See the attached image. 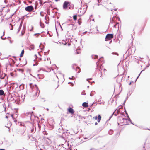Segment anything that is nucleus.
Segmentation results:
<instances>
[{"label":"nucleus","instance_id":"1","mask_svg":"<svg viewBox=\"0 0 150 150\" xmlns=\"http://www.w3.org/2000/svg\"><path fill=\"white\" fill-rule=\"evenodd\" d=\"M25 122H28V127L29 129L31 131V133H34L35 132L36 130V128L35 125L34 123L33 122H29L27 121Z\"/></svg>","mask_w":150,"mask_h":150},{"label":"nucleus","instance_id":"2","mask_svg":"<svg viewBox=\"0 0 150 150\" xmlns=\"http://www.w3.org/2000/svg\"><path fill=\"white\" fill-rule=\"evenodd\" d=\"M63 9L64 10H66L68 7L69 9H73L74 6H73L71 7L70 5V3L68 1H65L63 4Z\"/></svg>","mask_w":150,"mask_h":150},{"label":"nucleus","instance_id":"3","mask_svg":"<svg viewBox=\"0 0 150 150\" xmlns=\"http://www.w3.org/2000/svg\"><path fill=\"white\" fill-rule=\"evenodd\" d=\"M118 124H120V125H123L127 124V120L125 118L122 117H119L118 119Z\"/></svg>","mask_w":150,"mask_h":150},{"label":"nucleus","instance_id":"4","mask_svg":"<svg viewBox=\"0 0 150 150\" xmlns=\"http://www.w3.org/2000/svg\"><path fill=\"white\" fill-rule=\"evenodd\" d=\"M33 113V112H25L24 113V115H25V117H27L28 118V119H30L31 120H33V115H32Z\"/></svg>","mask_w":150,"mask_h":150},{"label":"nucleus","instance_id":"5","mask_svg":"<svg viewBox=\"0 0 150 150\" xmlns=\"http://www.w3.org/2000/svg\"><path fill=\"white\" fill-rule=\"evenodd\" d=\"M62 131L61 132L60 131H59V132L60 133H62V136L61 137L62 138V141L64 143V139L65 140L67 141V140L65 139V137L67 138L68 136L69 133L67 132H64L63 131V129L62 128Z\"/></svg>","mask_w":150,"mask_h":150},{"label":"nucleus","instance_id":"6","mask_svg":"<svg viewBox=\"0 0 150 150\" xmlns=\"http://www.w3.org/2000/svg\"><path fill=\"white\" fill-rule=\"evenodd\" d=\"M64 143L65 146L67 145L68 147H67V150H72V149L71 148V145H70L69 142L68 141L66 142V141L64 139Z\"/></svg>","mask_w":150,"mask_h":150},{"label":"nucleus","instance_id":"7","mask_svg":"<svg viewBox=\"0 0 150 150\" xmlns=\"http://www.w3.org/2000/svg\"><path fill=\"white\" fill-rule=\"evenodd\" d=\"M113 35L112 34H107L105 37V40L108 41L113 38Z\"/></svg>","mask_w":150,"mask_h":150},{"label":"nucleus","instance_id":"8","mask_svg":"<svg viewBox=\"0 0 150 150\" xmlns=\"http://www.w3.org/2000/svg\"><path fill=\"white\" fill-rule=\"evenodd\" d=\"M13 101L14 100V103H15L16 104H19L21 103L20 97H14L13 98Z\"/></svg>","mask_w":150,"mask_h":150},{"label":"nucleus","instance_id":"9","mask_svg":"<svg viewBox=\"0 0 150 150\" xmlns=\"http://www.w3.org/2000/svg\"><path fill=\"white\" fill-rule=\"evenodd\" d=\"M25 10L28 12H31L34 9V8L32 6H27L25 8Z\"/></svg>","mask_w":150,"mask_h":150},{"label":"nucleus","instance_id":"10","mask_svg":"<svg viewBox=\"0 0 150 150\" xmlns=\"http://www.w3.org/2000/svg\"><path fill=\"white\" fill-rule=\"evenodd\" d=\"M29 85L30 88L32 90L33 89H35V90H37L38 89V86L35 84L30 83L29 84Z\"/></svg>","mask_w":150,"mask_h":150},{"label":"nucleus","instance_id":"11","mask_svg":"<svg viewBox=\"0 0 150 150\" xmlns=\"http://www.w3.org/2000/svg\"><path fill=\"white\" fill-rule=\"evenodd\" d=\"M35 90L36 91L34 92V95H33V97L35 98H36L38 96L40 92V91L38 89Z\"/></svg>","mask_w":150,"mask_h":150},{"label":"nucleus","instance_id":"12","mask_svg":"<svg viewBox=\"0 0 150 150\" xmlns=\"http://www.w3.org/2000/svg\"><path fill=\"white\" fill-rule=\"evenodd\" d=\"M37 13L36 12H35L34 11H33V12L30 13L28 14L25 16L26 17H32L34 16V15L36 14Z\"/></svg>","mask_w":150,"mask_h":150},{"label":"nucleus","instance_id":"13","mask_svg":"<svg viewBox=\"0 0 150 150\" xmlns=\"http://www.w3.org/2000/svg\"><path fill=\"white\" fill-rule=\"evenodd\" d=\"M101 118V116L100 115H98V117H97V116H96L95 117H93V118L95 119L96 120L97 119H98L97 121L98 122H100Z\"/></svg>","mask_w":150,"mask_h":150},{"label":"nucleus","instance_id":"14","mask_svg":"<svg viewBox=\"0 0 150 150\" xmlns=\"http://www.w3.org/2000/svg\"><path fill=\"white\" fill-rule=\"evenodd\" d=\"M13 98L11 94H9L8 97V99H9V100H11V101H13Z\"/></svg>","mask_w":150,"mask_h":150},{"label":"nucleus","instance_id":"15","mask_svg":"<svg viewBox=\"0 0 150 150\" xmlns=\"http://www.w3.org/2000/svg\"><path fill=\"white\" fill-rule=\"evenodd\" d=\"M74 67H73V68L74 69H75L76 71L77 72V73H79L80 72V68L78 67H76V68H74Z\"/></svg>","mask_w":150,"mask_h":150},{"label":"nucleus","instance_id":"16","mask_svg":"<svg viewBox=\"0 0 150 150\" xmlns=\"http://www.w3.org/2000/svg\"><path fill=\"white\" fill-rule=\"evenodd\" d=\"M68 111L71 114H73L74 112V111L72 108L68 109Z\"/></svg>","mask_w":150,"mask_h":150},{"label":"nucleus","instance_id":"17","mask_svg":"<svg viewBox=\"0 0 150 150\" xmlns=\"http://www.w3.org/2000/svg\"><path fill=\"white\" fill-rule=\"evenodd\" d=\"M6 75L5 73H2V74H0V78L1 79H3L6 76Z\"/></svg>","mask_w":150,"mask_h":150},{"label":"nucleus","instance_id":"18","mask_svg":"<svg viewBox=\"0 0 150 150\" xmlns=\"http://www.w3.org/2000/svg\"><path fill=\"white\" fill-rule=\"evenodd\" d=\"M20 90H23L24 88V85L22 84L19 86Z\"/></svg>","mask_w":150,"mask_h":150},{"label":"nucleus","instance_id":"19","mask_svg":"<svg viewBox=\"0 0 150 150\" xmlns=\"http://www.w3.org/2000/svg\"><path fill=\"white\" fill-rule=\"evenodd\" d=\"M24 50H23L22 51H21V52L20 54V57H22L23 56V54H24Z\"/></svg>","mask_w":150,"mask_h":150},{"label":"nucleus","instance_id":"20","mask_svg":"<svg viewBox=\"0 0 150 150\" xmlns=\"http://www.w3.org/2000/svg\"><path fill=\"white\" fill-rule=\"evenodd\" d=\"M20 125L21 126H23L24 127V129H26V127L25 126V125L23 123H20Z\"/></svg>","mask_w":150,"mask_h":150},{"label":"nucleus","instance_id":"21","mask_svg":"<svg viewBox=\"0 0 150 150\" xmlns=\"http://www.w3.org/2000/svg\"><path fill=\"white\" fill-rule=\"evenodd\" d=\"M4 92L3 90H0V96H2L4 95Z\"/></svg>","mask_w":150,"mask_h":150},{"label":"nucleus","instance_id":"22","mask_svg":"<svg viewBox=\"0 0 150 150\" xmlns=\"http://www.w3.org/2000/svg\"><path fill=\"white\" fill-rule=\"evenodd\" d=\"M103 59V58H100L99 59V61L97 63H96V64L97 65V66H98L99 65V62L101 60H102Z\"/></svg>","mask_w":150,"mask_h":150},{"label":"nucleus","instance_id":"23","mask_svg":"<svg viewBox=\"0 0 150 150\" xmlns=\"http://www.w3.org/2000/svg\"><path fill=\"white\" fill-rule=\"evenodd\" d=\"M73 19L75 20L77 19V16L76 15H74L73 16Z\"/></svg>","mask_w":150,"mask_h":150},{"label":"nucleus","instance_id":"24","mask_svg":"<svg viewBox=\"0 0 150 150\" xmlns=\"http://www.w3.org/2000/svg\"><path fill=\"white\" fill-rule=\"evenodd\" d=\"M88 118H89V119L90 120H91V119H92V117L91 115L90 116H88V117H87V118H86V120H87V119H88Z\"/></svg>","mask_w":150,"mask_h":150},{"label":"nucleus","instance_id":"25","mask_svg":"<svg viewBox=\"0 0 150 150\" xmlns=\"http://www.w3.org/2000/svg\"><path fill=\"white\" fill-rule=\"evenodd\" d=\"M4 32H3V36H1V39H2V40H5V39L6 38V37H5V38H2V36H4Z\"/></svg>","mask_w":150,"mask_h":150},{"label":"nucleus","instance_id":"26","mask_svg":"<svg viewBox=\"0 0 150 150\" xmlns=\"http://www.w3.org/2000/svg\"><path fill=\"white\" fill-rule=\"evenodd\" d=\"M37 150H42V149L39 147V146H37Z\"/></svg>","mask_w":150,"mask_h":150},{"label":"nucleus","instance_id":"27","mask_svg":"<svg viewBox=\"0 0 150 150\" xmlns=\"http://www.w3.org/2000/svg\"><path fill=\"white\" fill-rule=\"evenodd\" d=\"M22 23H21L20 25H19V27L18 28L19 29H21V27H22Z\"/></svg>","mask_w":150,"mask_h":150},{"label":"nucleus","instance_id":"28","mask_svg":"<svg viewBox=\"0 0 150 150\" xmlns=\"http://www.w3.org/2000/svg\"><path fill=\"white\" fill-rule=\"evenodd\" d=\"M88 106V103H87L85 102V107H87Z\"/></svg>","mask_w":150,"mask_h":150},{"label":"nucleus","instance_id":"29","mask_svg":"<svg viewBox=\"0 0 150 150\" xmlns=\"http://www.w3.org/2000/svg\"><path fill=\"white\" fill-rule=\"evenodd\" d=\"M9 25H11V28L10 29V30H12L13 29V26L12 25V24H11V23H10L9 24Z\"/></svg>","mask_w":150,"mask_h":150},{"label":"nucleus","instance_id":"30","mask_svg":"<svg viewBox=\"0 0 150 150\" xmlns=\"http://www.w3.org/2000/svg\"><path fill=\"white\" fill-rule=\"evenodd\" d=\"M18 70L19 71H21L22 73H23V70L21 69H19Z\"/></svg>","mask_w":150,"mask_h":150},{"label":"nucleus","instance_id":"31","mask_svg":"<svg viewBox=\"0 0 150 150\" xmlns=\"http://www.w3.org/2000/svg\"><path fill=\"white\" fill-rule=\"evenodd\" d=\"M98 58V56L97 55H95V58H94L95 59H96Z\"/></svg>","mask_w":150,"mask_h":150},{"label":"nucleus","instance_id":"32","mask_svg":"<svg viewBox=\"0 0 150 150\" xmlns=\"http://www.w3.org/2000/svg\"><path fill=\"white\" fill-rule=\"evenodd\" d=\"M81 94L82 95H84V92L83 91L81 93Z\"/></svg>","mask_w":150,"mask_h":150},{"label":"nucleus","instance_id":"33","mask_svg":"<svg viewBox=\"0 0 150 150\" xmlns=\"http://www.w3.org/2000/svg\"><path fill=\"white\" fill-rule=\"evenodd\" d=\"M82 105L83 106V107H84V102L83 103Z\"/></svg>","mask_w":150,"mask_h":150},{"label":"nucleus","instance_id":"34","mask_svg":"<svg viewBox=\"0 0 150 150\" xmlns=\"http://www.w3.org/2000/svg\"><path fill=\"white\" fill-rule=\"evenodd\" d=\"M4 2L5 3H7V1L6 0H4Z\"/></svg>","mask_w":150,"mask_h":150},{"label":"nucleus","instance_id":"35","mask_svg":"<svg viewBox=\"0 0 150 150\" xmlns=\"http://www.w3.org/2000/svg\"><path fill=\"white\" fill-rule=\"evenodd\" d=\"M38 127L39 128V129H40V126H39V124H38Z\"/></svg>","mask_w":150,"mask_h":150},{"label":"nucleus","instance_id":"36","mask_svg":"<svg viewBox=\"0 0 150 150\" xmlns=\"http://www.w3.org/2000/svg\"><path fill=\"white\" fill-rule=\"evenodd\" d=\"M20 30V29H19L18 28V33L19 32Z\"/></svg>","mask_w":150,"mask_h":150},{"label":"nucleus","instance_id":"37","mask_svg":"<svg viewBox=\"0 0 150 150\" xmlns=\"http://www.w3.org/2000/svg\"><path fill=\"white\" fill-rule=\"evenodd\" d=\"M60 0H55V1H56V2H57L58 1H59Z\"/></svg>","mask_w":150,"mask_h":150},{"label":"nucleus","instance_id":"38","mask_svg":"<svg viewBox=\"0 0 150 150\" xmlns=\"http://www.w3.org/2000/svg\"><path fill=\"white\" fill-rule=\"evenodd\" d=\"M40 4H42V2H41V1H40Z\"/></svg>","mask_w":150,"mask_h":150},{"label":"nucleus","instance_id":"39","mask_svg":"<svg viewBox=\"0 0 150 150\" xmlns=\"http://www.w3.org/2000/svg\"><path fill=\"white\" fill-rule=\"evenodd\" d=\"M97 122H96L95 123V125H97Z\"/></svg>","mask_w":150,"mask_h":150},{"label":"nucleus","instance_id":"40","mask_svg":"<svg viewBox=\"0 0 150 150\" xmlns=\"http://www.w3.org/2000/svg\"><path fill=\"white\" fill-rule=\"evenodd\" d=\"M45 53V55H47V54H46V52H45V53Z\"/></svg>","mask_w":150,"mask_h":150},{"label":"nucleus","instance_id":"41","mask_svg":"<svg viewBox=\"0 0 150 150\" xmlns=\"http://www.w3.org/2000/svg\"><path fill=\"white\" fill-rule=\"evenodd\" d=\"M21 34H22V35H23V33L22 32H21Z\"/></svg>","mask_w":150,"mask_h":150},{"label":"nucleus","instance_id":"42","mask_svg":"<svg viewBox=\"0 0 150 150\" xmlns=\"http://www.w3.org/2000/svg\"><path fill=\"white\" fill-rule=\"evenodd\" d=\"M74 150H77L76 149H75Z\"/></svg>","mask_w":150,"mask_h":150},{"label":"nucleus","instance_id":"43","mask_svg":"<svg viewBox=\"0 0 150 150\" xmlns=\"http://www.w3.org/2000/svg\"><path fill=\"white\" fill-rule=\"evenodd\" d=\"M6 118H8L7 116H6Z\"/></svg>","mask_w":150,"mask_h":150},{"label":"nucleus","instance_id":"44","mask_svg":"<svg viewBox=\"0 0 150 150\" xmlns=\"http://www.w3.org/2000/svg\"><path fill=\"white\" fill-rule=\"evenodd\" d=\"M11 116L12 117V118H13V115H11Z\"/></svg>","mask_w":150,"mask_h":150},{"label":"nucleus","instance_id":"45","mask_svg":"<svg viewBox=\"0 0 150 150\" xmlns=\"http://www.w3.org/2000/svg\"><path fill=\"white\" fill-rule=\"evenodd\" d=\"M72 78L73 79V78H75V77H73V76L72 77Z\"/></svg>","mask_w":150,"mask_h":150},{"label":"nucleus","instance_id":"46","mask_svg":"<svg viewBox=\"0 0 150 150\" xmlns=\"http://www.w3.org/2000/svg\"><path fill=\"white\" fill-rule=\"evenodd\" d=\"M50 59V58H48L47 59V60H48V59Z\"/></svg>","mask_w":150,"mask_h":150},{"label":"nucleus","instance_id":"47","mask_svg":"<svg viewBox=\"0 0 150 150\" xmlns=\"http://www.w3.org/2000/svg\"><path fill=\"white\" fill-rule=\"evenodd\" d=\"M45 20H46V17H45Z\"/></svg>","mask_w":150,"mask_h":150},{"label":"nucleus","instance_id":"48","mask_svg":"<svg viewBox=\"0 0 150 150\" xmlns=\"http://www.w3.org/2000/svg\"><path fill=\"white\" fill-rule=\"evenodd\" d=\"M83 34H84V32H83Z\"/></svg>","mask_w":150,"mask_h":150},{"label":"nucleus","instance_id":"49","mask_svg":"<svg viewBox=\"0 0 150 150\" xmlns=\"http://www.w3.org/2000/svg\"><path fill=\"white\" fill-rule=\"evenodd\" d=\"M49 31H48V32H47V34H49Z\"/></svg>","mask_w":150,"mask_h":150},{"label":"nucleus","instance_id":"50","mask_svg":"<svg viewBox=\"0 0 150 150\" xmlns=\"http://www.w3.org/2000/svg\"><path fill=\"white\" fill-rule=\"evenodd\" d=\"M79 25H80V23H79Z\"/></svg>","mask_w":150,"mask_h":150},{"label":"nucleus","instance_id":"51","mask_svg":"<svg viewBox=\"0 0 150 150\" xmlns=\"http://www.w3.org/2000/svg\"><path fill=\"white\" fill-rule=\"evenodd\" d=\"M66 44H67V43H66V42H65V44H64V45H66Z\"/></svg>","mask_w":150,"mask_h":150},{"label":"nucleus","instance_id":"52","mask_svg":"<svg viewBox=\"0 0 150 150\" xmlns=\"http://www.w3.org/2000/svg\"><path fill=\"white\" fill-rule=\"evenodd\" d=\"M49 50H48V52H49ZM46 53H47V52Z\"/></svg>","mask_w":150,"mask_h":150},{"label":"nucleus","instance_id":"53","mask_svg":"<svg viewBox=\"0 0 150 150\" xmlns=\"http://www.w3.org/2000/svg\"><path fill=\"white\" fill-rule=\"evenodd\" d=\"M116 25H114V27H115V26H116Z\"/></svg>","mask_w":150,"mask_h":150},{"label":"nucleus","instance_id":"54","mask_svg":"<svg viewBox=\"0 0 150 150\" xmlns=\"http://www.w3.org/2000/svg\"><path fill=\"white\" fill-rule=\"evenodd\" d=\"M47 110H49V109H48V108H47Z\"/></svg>","mask_w":150,"mask_h":150},{"label":"nucleus","instance_id":"55","mask_svg":"<svg viewBox=\"0 0 150 150\" xmlns=\"http://www.w3.org/2000/svg\"><path fill=\"white\" fill-rule=\"evenodd\" d=\"M69 79H71V78H70V77H69Z\"/></svg>","mask_w":150,"mask_h":150},{"label":"nucleus","instance_id":"56","mask_svg":"<svg viewBox=\"0 0 150 150\" xmlns=\"http://www.w3.org/2000/svg\"><path fill=\"white\" fill-rule=\"evenodd\" d=\"M50 37H51L52 36H51V35H50Z\"/></svg>","mask_w":150,"mask_h":150},{"label":"nucleus","instance_id":"57","mask_svg":"<svg viewBox=\"0 0 150 150\" xmlns=\"http://www.w3.org/2000/svg\"><path fill=\"white\" fill-rule=\"evenodd\" d=\"M68 45H69V43H68Z\"/></svg>","mask_w":150,"mask_h":150},{"label":"nucleus","instance_id":"58","mask_svg":"<svg viewBox=\"0 0 150 150\" xmlns=\"http://www.w3.org/2000/svg\"><path fill=\"white\" fill-rule=\"evenodd\" d=\"M35 65H35V64H34V65H33V66H35Z\"/></svg>","mask_w":150,"mask_h":150},{"label":"nucleus","instance_id":"59","mask_svg":"<svg viewBox=\"0 0 150 150\" xmlns=\"http://www.w3.org/2000/svg\"><path fill=\"white\" fill-rule=\"evenodd\" d=\"M89 110H90V109H88V111H89Z\"/></svg>","mask_w":150,"mask_h":150},{"label":"nucleus","instance_id":"60","mask_svg":"<svg viewBox=\"0 0 150 150\" xmlns=\"http://www.w3.org/2000/svg\"><path fill=\"white\" fill-rule=\"evenodd\" d=\"M70 83V82H69L68 83L69 84V83Z\"/></svg>","mask_w":150,"mask_h":150},{"label":"nucleus","instance_id":"61","mask_svg":"<svg viewBox=\"0 0 150 150\" xmlns=\"http://www.w3.org/2000/svg\"><path fill=\"white\" fill-rule=\"evenodd\" d=\"M19 59V60H20V59H21V58H20Z\"/></svg>","mask_w":150,"mask_h":150},{"label":"nucleus","instance_id":"62","mask_svg":"<svg viewBox=\"0 0 150 150\" xmlns=\"http://www.w3.org/2000/svg\"><path fill=\"white\" fill-rule=\"evenodd\" d=\"M10 43H11V41H10Z\"/></svg>","mask_w":150,"mask_h":150},{"label":"nucleus","instance_id":"63","mask_svg":"<svg viewBox=\"0 0 150 150\" xmlns=\"http://www.w3.org/2000/svg\"><path fill=\"white\" fill-rule=\"evenodd\" d=\"M40 59H41V58H40Z\"/></svg>","mask_w":150,"mask_h":150},{"label":"nucleus","instance_id":"64","mask_svg":"<svg viewBox=\"0 0 150 150\" xmlns=\"http://www.w3.org/2000/svg\"><path fill=\"white\" fill-rule=\"evenodd\" d=\"M56 76L57 77V78H58V76Z\"/></svg>","mask_w":150,"mask_h":150}]
</instances>
